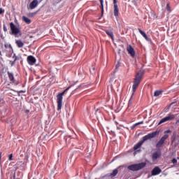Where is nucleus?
<instances>
[{
    "label": "nucleus",
    "mask_w": 179,
    "mask_h": 179,
    "mask_svg": "<svg viewBox=\"0 0 179 179\" xmlns=\"http://www.w3.org/2000/svg\"><path fill=\"white\" fill-rule=\"evenodd\" d=\"M144 75H145V69H141L140 71H138L136 75V77L134 80L133 87H132L133 93L128 103L129 106H130L131 104H132V101H134V94H135V92H136V89H138V86H139V85L141 84V82L142 81V78H143Z\"/></svg>",
    "instance_id": "f257e3e1"
},
{
    "label": "nucleus",
    "mask_w": 179,
    "mask_h": 179,
    "mask_svg": "<svg viewBox=\"0 0 179 179\" xmlns=\"http://www.w3.org/2000/svg\"><path fill=\"white\" fill-rule=\"evenodd\" d=\"M157 135H160V131L157 130L155 131H152V132L144 136L142 138V140L134 145V150H136L134 152V153L141 152V150H138V149H139L141 148V146H142V145H143V143H145V142H146V141L153 139V138H156V136H157Z\"/></svg>",
    "instance_id": "f03ea898"
},
{
    "label": "nucleus",
    "mask_w": 179,
    "mask_h": 179,
    "mask_svg": "<svg viewBox=\"0 0 179 179\" xmlns=\"http://www.w3.org/2000/svg\"><path fill=\"white\" fill-rule=\"evenodd\" d=\"M10 31H9V34H10V36H14V37L17 38H19V37H22V31L20 30V28L17 27L15 24V23H10Z\"/></svg>",
    "instance_id": "7ed1b4c3"
},
{
    "label": "nucleus",
    "mask_w": 179,
    "mask_h": 179,
    "mask_svg": "<svg viewBox=\"0 0 179 179\" xmlns=\"http://www.w3.org/2000/svg\"><path fill=\"white\" fill-rule=\"evenodd\" d=\"M71 87H72V85L64 90L62 92L59 93L57 95V111H59L62 108V100L64 99V94L66 93V91L69 90Z\"/></svg>",
    "instance_id": "20e7f679"
},
{
    "label": "nucleus",
    "mask_w": 179,
    "mask_h": 179,
    "mask_svg": "<svg viewBox=\"0 0 179 179\" xmlns=\"http://www.w3.org/2000/svg\"><path fill=\"white\" fill-rule=\"evenodd\" d=\"M145 167H146V162H141L129 165L127 166V170H129L130 171H139V170H142V169H145Z\"/></svg>",
    "instance_id": "39448f33"
},
{
    "label": "nucleus",
    "mask_w": 179,
    "mask_h": 179,
    "mask_svg": "<svg viewBox=\"0 0 179 179\" xmlns=\"http://www.w3.org/2000/svg\"><path fill=\"white\" fill-rule=\"evenodd\" d=\"M164 136L160 138V140L157 143L156 148L157 149H160L164 145V143L167 140V138L170 136L167 134H171V130L168 129L164 132Z\"/></svg>",
    "instance_id": "423d86ee"
},
{
    "label": "nucleus",
    "mask_w": 179,
    "mask_h": 179,
    "mask_svg": "<svg viewBox=\"0 0 179 179\" xmlns=\"http://www.w3.org/2000/svg\"><path fill=\"white\" fill-rule=\"evenodd\" d=\"M113 15L115 17V19L118 20L120 8H118V4H117V0H113Z\"/></svg>",
    "instance_id": "0eeeda50"
},
{
    "label": "nucleus",
    "mask_w": 179,
    "mask_h": 179,
    "mask_svg": "<svg viewBox=\"0 0 179 179\" xmlns=\"http://www.w3.org/2000/svg\"><path fill=\"white\" fill-rule=\"evenodd\" d=\"M176 118V115H168V116L162 118L159 122L158 123V125H162V124H164V122H167V121H173Z\"/></svg>",
    "instance_id": "6e6552de"
},
{
    "label": "nucleus",
    "mask_w": 179,
    "mask_h": 179,
    "mask_svg": "<svg viewBox=\"0 0 179 179\" xmlns=\"http://www.w3.org/2000/svg\"><path fill=\"white\" fill-rule=\"evenodd\" d=\"M27 61L29 65H34L36 64V57H34V56L29 55L27 57Z\"/></svg>",
    "instance_id": "1a4fd4ad"
},
{
    "label": "nucleus",
    "mask_w": 179,
    "mask_h": 179,
    "mask_svg": "<svg viewBox=\"0 0 179 179\" xmlns=\"http://www.w3.org/2000/svg\"><path fill=\"white\" fill-rule=\"evenodd\" d=\"M162 173V169L159 166H155L151 171V176H159Z\"/></svg>",
    "instance_id": "9d476101"
},
{
    "label": "nucleus",
    "mask_w": 179,
    "mask_h": 179,
    "mask_svg": "<svg viewBox=\"0 0 179 179\" xmlns=\"http://www.w3.org/2000/svg\"><path fill=\"white\" fill-rule=\"evenodd\" d=\"M127 51L128 53L132 57V58H135L136 52L135 49L132 47V45H129V47H127Z\"/></svg>",
    "instance_id": "9b49d317"
},
{
    "label": "nucleus",
    "mask_w": 179,
    "mask_h": 179,
    "mask_svg": "<svg viewBox=\"0 0 179 179\" xmlns=\"http://www.w3.org/2000/svg\"><path fill=\"white\" fill-rule=\"evenodd\" d=\"M7 73H8L9 80L11 82V83H15V84L17 85L18 83L16 82V80H15V76L13 75V73L7 71Z\"/></svg>",
    "instance_id": "f8f14e48"
},
{
    "label": "nucleus",
    "mask_w": 179,
    "mask_h": 179,
    "mask_svg": "<svg viewBox=\"0 0 179 179\" xmlns=\"http://www.w3.org/2000/svg\"><path fill=\"white\" fill-rule=\"evenodd\" d=\"M162 156V152H155L152 155V161L155 162V160H157V159L160 158Z\"/></svg>",
    "instance_id": "ddd939ff"
},
{
    "label": "nucleus",
    "mask_w": 179,
    "mask_h": 179,
    "mask_svg": "<svg viewBox=\"0 0 179 179\" xmlns=\"http://www.w3.org/2000/svg\"><path fill=\"white\" fill-rule=\"evenodd\" d=\"M138 31H139L140 34H141V36H143V37H144V38L147 41H152V38L148 37V35H146V33H145L143 31H142V29H141V28H138Z\"/></svg>",
    "instance_id": "4468645a"
},
{
    "label": "nucleus",
    "mask_w": 179,
    "mask_h": 179,
    "mask_svg": "<svg viewBox=\"0 0 179 179\" xmlns=\"http://www.w3.org/2000/svg\"><path fill=\"white\" fill-rule=\"evenodd\" d=\"M38 5V0H34L29 4L30 9H34Z\"/></svg>",
    "instance_id": "2eb2a0df"
},
{
    "label": "nucleus",
    "mask_w": 179,
    "mask_h": 179,
    "mask_svg": "<svg viewBox=\"0 0 179 179\" xmlns=\"http://www.w3.org/2000/svg\"><path fill=\"white\" fill-rule=\"evenodd\" d=\"M101 3V16L99 17V20L101 19V17L104 15V1L103 0H99Z\"/></svg>",
    "instance_id": "dca6fc26"
},
{
    "label": "nucleus",
    "mask_w": 179,
    "mask_h": 179,
    "mask_svg": "<svg viewBox=\"0 0 179 179\" xmlns=\"http://www.w3.org/2000/svg\"><path fill=\"white\" fill-rule=\"evenodd\" d=\"M15 44L18 48H23L24 47V43L22 40H15Z\"/></svg>",
    "instance_id": "f3484780"
},
{
    "label": "nucleus",
    "mask_w": 179,
    "mask_h": 179,
    "mask_svg": "<svg viewBox=\"0 0 179 179\" xmlns=\"http://www.w3.org/2000/svg\"><path fill=\"white\" fill-rule=\"evenodd\" d=\"M105 33H106V34L109 36L112 40H114V34L113 33V31L105 30Z\"/></svg>",
    "instance_id": "a211bd4d"
},
{
    "label": "nucleus",
    "mask_w": 179,
    "mask_h": 179,
    "mask_svg": "<svg viewBox=\"0 0 179 179\" xmlns=\"http://www.w3.org/2000/svg\"><path fill=\"white\" fill-rule=\"evenodd\" d=\"M22 20H23V22L27 23V24H30V23H31V20L29 19L26 16H22Z\"/></svg>",
    "instance_id": "6ab92c4d"
},
{
    "label": "nucleus",
    "mask_w": 179,
    "mask_h": 179,
    "mask_svg": "<svg viewBox=\"0 0 179 179\" xmlns=\"http://www.w3.org/2000/svg\"><path fill=\"white\" fill-rule=\"evenodd\" d=\"M176 139H177V132L174 131L171 138V143H174V142H176Z\"/></svg>",
    "instance_id": "aec40b11"
},
{
    "label": "nucleus",
    "mask_w": 179,
    "mask_h": 179,
    "mask_svg": "<svg viewBox=\"0 0 179 179\" xmlns=\"http://www.w3.org/2000/svg\"><path fill=\"white\" fill-rule=\"evenodd\" d=\"M162 93H163V90H156L154 92V96H155V97H159V96H160V94H162Z\"/></svg>",
    "instance_id": "412c9836"
},
{
    "label": "nucleus",
    "mask_w": 179,
    "mask_h": 179,
    "mask_svg": "<svg viewBox=\"0 0 179 179\" xmlns=\"http://www.w3.org/2000/svg\"><path fill=\"white\" fill-rule=\"evenodd\" d=\"M8 160H10V161L13 160V154H10L8 155Z\"/></svg>",
    "instance_id": "4be33fe9"
},
{
    "label": "nucleus",
    "mask_w": 179,
    "mask_h": 179,
    "mask_svg": "<svg viewBox=\"0 0 179 179\" xmlns=\"http://www.w3.org/2000/svg\"><path fill=\"white\" fill-rule=\"evenodd\" d=\"M13 59H14V61H17L19 59V58H17V56H16V54L13 55Z\"/></svg>",
    "instance_id": "5701e85b"
},
{
    "label": "nucleus",
    "mask_w": 179,
    "mask_h": 179,
    "mask_svg": "<svg viewBox=\"0 0 179 179\" xmlns=\"http://www.w3.org/2000/svg\"><path fill=\"white\" fill-rule=\"evenodd\" d=\"M121 66V63L120 62H117V64L115 65V69H118Z\"/></svg>",
    "instance_id": "b1692460"
},
{
    "label": "nucleus",
    "mask_w": 179,
    "mask_h": 179,
    "mask_svg": "<svg viewBox=\"0 0 179 179\" xmlns=\"http://www.w3.org/2000/svg\"><path fill=\"white\" fill-rule=\"evenodd\" d=\"M3 31L5 32L8 31V28L6 27V25L3 24Z\"/></svg>",
    "instance_id": "393cba45"
},
{
    "label": "nucleus",
    "mask_w": 179,
    "mask_h": 179,
    "mask_svg": "<svg viewBox=\"0 0 179 179\" xmlns=\"http://www.w3.org/2000/svg\"><path fill=\"white\" fill-rule=\"evenodd\" d=\"M94 69H95L94 67H92L91 69H90V71L91 73H92V74L94 73Z\"/></svg>",
    "instance_id": "a878e982"
},
{
    "label": "nucleus",
    "mask_w": 179,
    "mask_h": 179,
    "mask_svg": "<svg viewBox=\"0 0 179 179\" xmlns=\"http://www.w3.org/2000/svg\"><path fill=\"white\" fill-rule=\"evenodd\" d=\"M172 163H173V164H176L177 163V159L173 158V159H172Z\"/></svg>",
    "instance_id": "bb28decb"
},
{
    "label": "nucleus",
    "mask_w": 179,
    "mask_h": 179,
    "mask_svg": "<svg viewBox=\"0 0 179 179\" xmlns=\"http://www.w3.org/2000/svg\"><path fill=\"white\" fill-rule=\"evenodd\" d=\"M166 10H169V11L171 10L170 9V4H169V3H167V4H166Z\"/></svg>",
    "instance_id": "cd10ccee"
},
{
    "label": "nucleus",
    "mask_w": 179,
    "mask_h": 179,
    "mask_svg": "<svg viewBox=\"0 0 179 179\" xmlns=\"http://www.w3.org/2000/svg\"><path fill=\"white\" fill-rule=\"evenodd\" d=\"M10 62L11 66H13V65H15L16 61H15V60L14 61H10Z\"/></svg>",
    "instance_id": "c85d7f7f"
},
{
    "label": "nucleus",
    "mask_w": 179,
    "mask_h": 179,
    "mask_svg": "<svg viewBox=\"0 0 179 179\" xmlns=\"http://www.w3.org/2000/svg\"><path fill=\"white\" fill-rule=\"evenodd\" d=\"M142 124H143V121L136 123V125L138 127V125H142Z\"/></svg>",
    "instance_id": "c756f323"
},
{
    "label": "nucleus",
    "mask_w": 179,
    "mask_h": 179,
    "mask_svg": "<svg viewBox=\"0 0 179 179\" xmlns=\"http://www.w3.org/2000/svg\"><path fill=\"white\" fill-rule=\"evenodd\" d=\"M5 12V10H3L2 8H0V15H2Z\"/></svg>",
    "instance_id": "7c9ffc66"
},
{
    "label": "nucleus",
    "mask_w": 179,
    "mask_h": 179,
    "mask_svg": "<svg viewBox=\"0 0 179 179\" xmlns=\"http://www.w3.org/2000/svg\"><path fill=\"white\" fill-rule=\"evenodd\" d=\"M136 126V124H133L131 127V129H134Z\"/></svg>",
    "instance_id": "2f4dec72"
},
{
    "label": "nucleus",
    "mask_w": 179,
    "mask_h": 179,
    "mask_svg": "<svg viewBox=\"0 0 179 179\" xmlns=\"http://www.w3.org/2000/svg\"><path fill=\"white\" fill-rule=\"evenodd\" d=\"M36 15V13H31L29 14V16H34Z\"/></svg>",
    "instance_id": "473e14b6"
},
{
    "label": "nucleus",
    "mask_w": 179,
    "mask_h": 179,
    "mask_svg": "<svg viewBox=\"0 0 179 179\" xmlns=\"http://www.w3.org/2000/svg\"><path fill=\"white\" fill-rule=\"evenodd\" d=\"M8 47H9V48H10V50H12V51H13V48H12V45L10 44V45H8Z\"/></svg>",
    "instance_id": "72a5a7b5"
},
{
    "label": "nucleus",
    "mask_w": 179,
    "mask_h": 179,
    "mask_svg": "<svg viewBox=\"0 0 179 179\" xmlns=\"http://www.w3.org/2000/svg\"><path fill=\"white\" fill-rule=\"evenodd\" d=\"M1 38H2V40H5V37H3V35H1Z\"/></svg>",
    "instance_id": "f704fd0d"
},
{
    "label": "nucleus",
    "mask_w": 179,
    "mask_h": 179,
    "mask_svg": "<svg viewBox=\"0 0 179 179\" xmlns=\"http://www.w3.org/2000/svg\"><path fill=\"white\" fill-rule=\"evenodd\" d=\"M2 159V152H0V160Z\"/></svg>",
    "instance_id": "c9c22d12"
},
{
    "label": "nucleus",
    "mask_w": 179,
    "mask_h": 179,
    "mask_svg": "<svg viewBox=\"0 0 179 179\" xmlns=\"http://www.w3.org/2000/svg\"><path fill=\"white\" fill-rule=\"evenodd\" d=\"M19 93H24V91L20 90V91H19Z\"/></svg>",
    "instance_id": "e433bc0d"
},
{
    "label": "nucleus",
    "mask_w": 179,
    "mask_h": 179,
    "mask_svg": "<svg viewBox=\"0 0 179 179\" xmlns=\"http://www.w3.org/2000/svg\"><path fill=\"white\" fill-rule=\"evenodd\" d=\"M133 3H134V5H136V1H133Z\"/></svg>",
    "instance_id": "4c0bfd02"
},
{
    "label": "nucleus",
    "mask_w": 179,
    "mask_h": 179,
    "mask_svg": "<svg viewBox=\"0 0 179 179\" xmlns=\"http://www.w3.org/2000/svg\"><path fill=\"white\" fill-rule=\"evenodd\" d=\"M80 87H82V85L78 86V89H80Z\"/></svg>",
    "instance_id": "58836bf2"
},
{
    "label": "nucleus",
    "mask_w": 179,
    "mask_h": 179,
    "mask_svg": "<svg viewBox=\"0 0 179 179\" xmlns=\"http://www.w3.org/2000/svg\"><path fill=\"white\" fill-rule=\"evenodd\" d=\"M175 103H176V102H172V103H171V106H173V104H175Z\"/></svg>",
    "instance_id": "ea45409f"
},
{
    "label": "nucleus",
    "mask_w": 179,
    "mask_h": 179,
    "mask_svg": "<svg viewBox=\"0 0 179 179\" xmlns=\"http://www.w3.org/2000/svg\"><path fill=\"white\" fill-rule=\"evenodd\" d=\"M29 38H33V36H29Z\"/></svg>",
    "instance_id": "a19ab883"
},
{
    "label": "nucleus",
    "mask_w": 179,
    "mask_h": 179,
    "mask_svg": "<svg viewBox=\"0 0 179 179\" xmlns=\"http://www.w3.org/2000/svg\"><path fill=\"white\" fill-rule=\"evenodd\" d=\"M4 47H5L6 48H8V46H7L6 45H4Z\"/></svg>",
    "instance_id": "79ce46f5"
},
{
    "label": "nucleus",
    "mask_w": 179,
    "mask_h": 179,
    "mask_svg": "<svg viewBox=\"0 0 179 179\" xmlns=\"http://www.w3.org/2000/svg\"><path fill=\"white\" fill-rule=\"evenodd\" d=\"M0 55H2V52L0 51Z\"/></svg>",
    "instance_id": "37998d69"
},
{
    "label": "nucleus",
    "mask_w": 179,
    "mask_h": 179,
    "mask_svg": "<svg viewBox=\"0 0 179 179\" xmlns=\"http://www.w3.org/2000/svg\"><path fill=\"white\" fill-rule=\"evenodd\" d=\"M27 113H29V110H26Z\"/></svg>",
    "instance_id": "c03bdc74"
},
{
    "label": "nucleus",
    "mask_w": 179,
    "mask_h": 179,
    "mask_svg": "<svg viewBox=\"0 0 179 179\" xmlns=\"http://www.w3.org/2000/svg\"><path fill=\"white\" fill-rule=\"evenodd\" d=\"M115 159V158H113V162H114Z\"/></svg>",
    "instance_id": "a18cd8bd"
},
{
    "label": "nucleus",
    "mask_w": 179,
    "mask_h": 179,
    "mask_svg": "<svg viewBox=\"0 0 179 179\" xmlns=\"http://www.w3.org/2000/svg\"><path fill=\"white\" fill-rule=\"evenodd\" d=\"M15 174L14 173V177H15Z\"/></svg>",
    "instance_id": "49530a36"
},
{
    "label": "nucleus",
    "mask_w": 179,
    "mask_h": 179,
    "mask_svg": "<svg viewBox=\"0 0 179 179\" xmlns=\"http://www.w3.org/2000/svg\"><path fill=\"white\" fill-rule=\"evenodd\" d=\"M0 3H1V0H0Z\"/></svg>",
    "instance_id": "de8ad7c7"
},
{
    "label": "nucleus",
    "mask_w": 179,
    "mask_h": 179,
    "mask_svg": "<svg viewBox=\"0 0 179 179\" xmlns=\"http://www.w3.org/2000/svg\"><path fill=\"white\" fill-rule=\"evenodd\" d=\"M0 103H1V100H0Z\"/></svg>",
    "instance_id": "09e8293b"
}]
</instances>
